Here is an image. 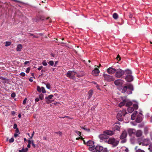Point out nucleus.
Masks as SVG:
<instances>
[{
  "label": "nucleus",
  "mask_w": 152,
  "mask_h": 152,
  "mask_svg": "<svg viewBox=\"0 0 152 152\" xmlns=\"http://www.w3.org/2000/svg\"><path fill=\"white\" fill-rule=\"evenodd\" d=\"M134 90V88L132 85L130 84L126 86H124L122 89L121 92L124 93L126 92L128 94H131L132 93V91Z\"/></svg>",
  "instance_id": "1"
},
{
  "label": "nucleus",
  "mask_w": 152,
  "mask_h": 152,
  "mask_svg": "<svg viewBox=\"0 0 152 152\" xmlns=\"http://www.w3.org/2000/svg\"><path fill=\"white\" fill-rule=\"evenodd\" d=\"M127 113V112L125 109H123L122 110H120L117 114V119L120 121H122L123 120L124 117Z\"/></svg>",
  "instance_id": "2"
},
{
  "label": "nucleus",
  "mask_w": 152,
  "mask_h": 152,
  "mask_svg": "<svg viewBox=\"0 0 152 152\" xmlns=\"http://www.w3.org/2000/svg\"><path fill=\"white\" fill-rule=\"evenodd\" d=\"M119 141L115 139L114 138H110L107 141L109 144L112 145L113 147L116 146L118 144Z\"/></svg>",
  "instance_id": "3"
},
{
  "label": "nucleus",
  "mask_w": 152,
  "mask_h": 152,
  "mask_svg": "<svg viewBox=\"0 0 152 152\" xmlns=\"http://www.w3.org/2000/svg\"><path fill=\"white\" fill-rule=\"evenodd\" d=\"M115 76L118 78H120L125 73L124 71L120 69H116Z\"/></svg>",
  "instance_id": "4"
},
{
  "label": "nucleus",
  "mask_w": 152,
  "mask_h": 152,
  "mask_svg": "<svg viewBox=\"0 0 152 152\" xmlns=\"http://www.w3.org/2000/svg\"><path fill=\"white\" fill-rule=\"evenodd\" d=\"M86 145L89 147L88 149L89 151H92L95 149L94 142L92 140H89L86 142Z\"/></svg>",
  "instance_id": "5"
},
{
  "label": "nucleus",
  "mask_w": 152,
  "mask_h": 152,
  "mask_svg": "<svg viewBox=\"0 0 152 152\" xmlns=\"http://www.w3.org/2000/svg\"><path fill=\"white\" fill-rule=\"evenodd\" d=\"M77 74V72H76L74 71H69L67 72L66 75L67 77H69L70 78L74 79L75 78L74 75H76Z\"/></svg>",
  "instance_id": "6"
},
{
  "label": "nucleus",
  "mask_w": 152,
  "mask_h": 152,
  "mask_svg": "<svg viewBox=\"0 0 152 152\" xmlns=\"http://www.w3.org/2000/svg\"><path fill=\"white\" fill-rule=\"evenodd\" d=\"M104 77L105 79L107 81H112L115 80V78L107 74H104Z\"/></svg>",
  "instance_id": "7"
},
{
  "label": "nucleus",
  "mask_w": 152,
  "mask_h": 152,
  "mask_svg": "<svg viewBox=\"0 0 152 152\" xmlns=\"http://www.w3.org/2000/svg\"><path fill=\"white\" fill-rule=\"evenodd\" d=\"M53 96V95L51 94L45 97V99L47 104H49L52 102L53 100H52L51 99Z\"/></svg>",
  "instance_id": "8"
},
{
  "label": "nucleus",
  "mask_w": 152,
  "mask_h": 152,
  "mask_svg": "<svg viewBox=\"0 0 152 152\" xmlns=\"http://www.w3.org/2000/svg\"><path fill=\"white\" fill-rule=\"evenodd\" d=\"M124 81L121 79H118L114 81L115 84L117 86H120L124 83Z\"/></svg>",
  "instance_id": "9"
},
{
  "label": "nucleus",
  "mask_w": 152,
  "mask_h": 152,
  "mask_svg": "<svg viewBox=\"0 0 152 152\" xmlns=\"http://www.w3.org/2000/svg\"><path fill=\"white\" fill-rule=\"evenodd\" d=\"M150 143L149 141L147 139H145L143 142L139 143V144L142 146H147Z\"/></svg>",
  "instance_id": "10"
},
{
  "label": "nucleus",
  "mask_w": 152,
  "mask_h": 152,
  "mask_svg": "<svg viewBox=\"0 0 152 152\" xmlns=\"http://www.w3.org/2000/svg\"><path fill=\"white\" fill-rule=\"evenodd\" d=\"M99 72V69L97 68H96L94 70L92 71V74L94 76H97L98 75Z\"/></svg>",
  "instance_id": "11"
},
{
  "label": "nucleus",
  "mask_w": 152,
  "mask_h": 152,
  "mask_svg": "<svg viewBox=\"0 0 152 152\" xmlns=\"http://www.w3.org/2000/svg\"><path fill=\"white\" fill-rule=\"evenodd\" d=\"M37 90L39 93L42 92L43 93H46V91L44 87H40L39 86L37 87Z\"/></svg>",
  "instance_id": "12"
},
{
  "label": "nucleus",
  "mask_w": 152,
  "mask_h": 152,
  "mask_svg": "<svg viewBox=\"0 0 152 152\" xmlns=\"http://www.w3.org/2000/svg\"><path fill=\"white\" fill-rule=\"evenodd\" d=\"M116 71V69L114 68H113L112 67L109 68L107 69V72L110 74H112L115 72Z\"/></svg>",
  "instance_id": "13"
},
{
  "label": "nucleus",
  "mask_w": 152,
  "mask_h": 152,
  "mask_svg": "<svg viewBox=\"0 0 152 152\" xmlns=\"http://www.w3.org/2000/svg\"><path fill=\"white\" fill-rule=\"evenodd\" d=\"M127 136V133L126 131H124L123 132L120 137V139H123L126 138Z\"/></svg>",
  "instance_id": "14"
},
{
  "label": "nucleus",
  "mask_w": 152,
  "mask_h": 152,
  "mask_svg": "<svg viewBox=\"0 0 152 152\" xmlns=\"http://www.w3.org/2000/svg\"><path fill=\"white\" fill-rule=\"evenodd\" d=\"M125 79L128 82H131L133 80V77L131 75H126Z\"/></svg>",
  "instance_id": "15"
},
{
  "label": "nucleus",
  "mask_w": 152,
  "mask_h": 152,
  "mask_svg": "<svg viewBox=\"0 0 152 152\" xmlns=\"http://www.w3.org/2000/svg\"><path fill=\"white\" fill-rule=\"evenodd\" d=\"M103 147L99 145H97L95 147V149L98 152H101L103 150Z\"/></svg>",
  "instance_id": "16"
},
{
  "label": "nucleus",
  "mask_w": 152,
  "mask_h": 152,
  "mask_svg": "<svg viewBox=\"0 0 152 152\" xmlns=\"http://www.w3.org/2000/svg\"><path fill=\"white\" fill-rule=\"evenodd\" d=\"M128 133L130 136H131L135 132V130L134 129H129L128 130Z\"/></svg>",
  "instance_id": "17"
},
{
  "label": "nucleus",
  "mask_w": 152,
  "mask_h": 152,
  "mask_svg": "<svg viewBox=\"0 0 152 152\" xmlns=\"http://www.w3.org/2000/svg\"><path fill=\"white\" fill-rule=\"evenodd\" d=\"M104 132L105 134L109 135H112L114 134V132L113 131L110 130L105 131H104Z\"/></svg>",
  "instance_id": "18"
},
{
  "label": "nucleus",
  "mask_w": 152,
  "mask_h": 152,
  "mask_svg": "<svg viewBox=\"0 0 152 152\" xmlns=\"http://www.w3.org/2000/svg\"><path fill=\"white\" fill-rule=\"evenodd\" d=\"M142 134V131L140 130H138L136 132V135L137 137L141 136Z\"/></svg>",
  "instance_id": "19"
},
{
  "label": "nucleus",
  "mask_w": 152,
  "mask_h": 152,
  "mask_svg": "<svg viewBox=\"0 0 152 152\" xmlns=\"http://www.w3.org/2000/svg\"><path fill=\"white\" fill-rule=\"evenodd\" d=\"M93 94V91L92 90H90L88 92V98L87 99H90L92 96Z\"/></svg>",
  "instance_id": "20"
},
{
  "label": "nucleus",
  "mask_w": 152,
  "mask_h": 152,
  "mask_svg": "<svg viewBox=\"0 0 152 152\" xmlns=\"http://www.w3.org/2000/svg\"><path fill=\"white\" fill-rule=\"evenodd\" d=\"M137 113V111H135L131 115V118L132 120H134L135 119L136 115Z\"/></svg>",
  "instance_id": "21"
},
{
  "label": "nucleus",
  "mask_w": 152,
  "mask_h": 152,
  "mask_svg": "<svg viewBox=\"0 0 152 152\" xmlns=\"http://www.w3.org/2000/svg\"><path fill=\"white\" fill-rule=\"evenodd\" d=\"M134 111V108L132 107H129L128 108V111L129 113H132Z\"/></svg>",
  "instance_id": "22"
},
{
  "label": "nucleus",
  "mask_w": 152,
  "mask_h": 152,
  "mask_svg": "<svg viewBox=\"0 0 152 152\" xmlns=\"http://www.w3.org/2000/svg\"><path fill=\"white\" fill-rule=\"evenodd\" d=\"M22 48V45L21 44H19L18 45L16 49L17 51H20Z\"/></svg>",
  "instance_id": "23"
},
{
  "label": "nucleus",
  "mask_w": 152,
  "mask_h": 152,
  "mask_svg": "<svg viewBox=\"0 0 152 152\" xmlns=\"http://www.w3.org/2000/svg\"><path fill=\"white\" fill-rule=\"evenodd\" d=\"M28 151V148H26L25 149L24 148V147H23L22 150H20L19 151V152H27Z\"/></svg>",
  "instance_id": "24"
},
{
  "label": "nucleus",
  "mask_w": 152,
  "mask_h": 152,
  "mask_svg": "<svg viewBox=\"0 0 152 152\" xmlns=\"http://www.w3.org/2000/svg\"><path fill=\"white\" fill-rule=\"evenodd\" d=\"M120 127L118 125H115L114 127L113 128V130L114 131L116 130H119L120 129Z\"/></svg>",
  "instance_id": "25"
},
{
  "label": "nucleus",
  "mask_w": 152,
  "mask_h": 152,
  "mask_svg": "<svg viewBox=\"0 0 152 152\" xmlns=\"http://www.w3.org/2000/svg\"><path fill=\"white\" fill-rule=\"evenodd\" d=\"M124 72L125 75H130L132 74L131 71L129 70H125Z\"/></svg>",
  "instance_id": "26"
},
{
  "label": "nucleus",
  "mask_w": 152,
  "mask_h": 152,
  "mask_svg": "<svg viewBox=\"0 0 152 152\" xmlns=\"http://www.w3.org/2000/svg\"><path fill=\"white\" fill-rule=\"evenodd\" d=\"M126 101L125 100H124L123 102H121L120 104H118L119 107H121L122 106L124 105L126 103Z\"/></svg>",
  "instance_id": "27"
},
{
  "label": "nucleus",
  "mask_w": 152,
  "mask_h": 152,
  "mask_svg": "<svg viewBox=\"0 0 152 152\" xmlns=\"http://www.w3.org/2000/svg\"><path fill=\"white\" fill-rule=\"evenodd\" d=\"M136 121L137 123H140L142 121V118L138 116V117L136 119Z\"/></svg>",
  "instance_id": "28"
},
{
  "label": "nucleus",
  "mask_w": 152,
  "mask_h": 152,
  "mask_svg": "<svg viewBox=\"0 0 152 152\" xmlns=\"http://www.w3.org/2000/svg\"><path fill=\"white\" fill-rule=\"evenodd\" d=\"M118 17V15L116 13H114L113 15V17L115 19H117Z\"/></svg>",
  "instance_id": "29"
},
{
  "label": "nucleus",
  "mask_w": 152,
  "mask_h": 152,
  "mask_svg": "<svg viewBox=\"0 0 152 152\" xmlns=\"http://www.w3.org/2000/svg\"><path fill=\"white\" fill-rule=\"evenodd\" d=\"M105 136L104 134H101L99 136V138L102 140H103V139H105Z\"/></svg>",
  "instance_id": "30"
},
{
  "label": "nucleus",
  "mask_w": 152,
  "mask_h": 152,
  "mask_svg": "<svg viewBox=\"0 0 152 152\" xmlns=\"http://www.w3.org/2000/svg\"><path fill=\"white\" fill-rule=\"evenodd\" d=\"M81 129H83L87 131H89L90 130V129H87L86 128V126H84L83 127H81Z\"/></svg>",
  "instance_id": "31"
},
{
  "label": "nucleus",
  "mask_w": 152,
  "mask_h": 152,
  "mask_svg": "<svg viewBox=\"0 0 152 152\" xmlns=\"http://www.w3.org/2000/svg\"><path fill=\"white\" fill-rule=\"evenodd\" d=\"M132 103L131 102H128L126 104V106L127 107H130V106H132Z\"/></svg>",
  "instance_id": "32"
},
{
  "label": "nucleus",
  "mask_w": 152,
  "mask_h": 152,
  "mask_svg": "<svg viewBox=\"0 0 152 152\" xmlns=\"http://www.w3.org/2000/svg\"><path fill=\"white\" fill-rule=\"evenodd\" d=\"M132 107L134 108V109L137 110L138 108V106L137 104H135L133 105Z\"/></svg>",
  "instance_id": "33"
},
{
  "label": "nucleus",
  "mask_w": 152,
  "mask_h": 152,
  "mask_svg": "<svg viewBox=\"0 0 152 152\" xmlns=\"http://www.w3.org/2000/svg\"><path fill=\"white\" fill-rule=\"evenodd\" d=\"M75 132L79 136H80L81 134V132L77 130H75Z\"/></svg>",
  "instance_id": "34"
},
{
  "label": "nucleus",
  "mask_w": 152,
  "mask_h": 152,
  "mask_svg": "<svg viewBox=\"0 0 152 152\" xmlns=\"http://www.w3.org/2000/svg\"><path fill=\"white\" fill-rule=\"evenodd\" d=\"M44 95L43 94H41L39 96V99L41 100H42L44 99Z\"/></svg>",
  "instance_id": "35"
},
{
  "label": "nucleus",
  "mask_w": 152,
  "mask_h": 152,
  "mask_svg": "<svg viewBox=\"0 0 152 152\" xmlns=\"http://www.w3.org/2000/svg\"><path fill=\"white\" fill-rule=\"evenodd\" d=\"M48 64L51 66L54 65V62L53 61H50L48 62Z\"/></svg>",
  "instance_id": "36"
},
{
  "label": "nucleus",
  "mask_w": 152,
  "mask_h": 152,
  "mask_svg": "<svg viewBox=\"0 0 152 152\" xmlns=\"http://www.w3.org/2000/svg\"><path fill=\"white\" fill-rule=\"evenodd\" d=\"M11 43L9 42H6V44L5 46L7 47L10 46L11 45Z\"/></svg>",
  "instance_id": "37"
},
{
  "label": "nucleus",
  "mask_w": 152,
  "mask_h": 152,
  "mask_svg": "<svg viewBox=\"0 0 152 152\" xmlns=\"http://www.w3.org/2000/svg\"><path fill=\"white\" fill-rule=\"evenodd\" d=\"M42 64L44 66H46L47 65V64L45 60H44L43 61L42 63Z\"/></svg>",
  "instance_id": "38"
},
{
  "label": "nucleus",
  "mask_w": 152,
  "mask_h": 152,
  "mask_svg": "<svg viewBox=\"0 0 152 152\" xmlns=\"http://www.w3.org/2000/svg\"><path fill=\"white\" fill-rule=\"evenodd\" d=\"M121 141V143H125L126 141V138H124Z\"/></svg>",
  "instance_id": "39"
},
{
  "label": "nucleus",
  "mask_w": 152,
  "mask_h": 152,
  "mask_svg": "<svg viewBox=\"0 0 152 152\" xmlns=\"http://www.w3.org/2000/svg\"><path fill=\"white\" fill-rule=\"evenodd\" d=\"M136 152H145V151L143 150L139 149L137 150Z\"/></svg>",
  "instance_id": "40"
},
{
  "label": "nucleus",
  "mask_w": 152,
  "mask_h": 152,
  "mask_svg": "<svg viewBox=\"0 0 152 152\" xmlns=\"http://www.w3.org/2000/svg\"><path fill=\"white\" fill-rule=\"evenodd\" d=\"M78 77H80L83 76L84 75L83 74H81L80 75L78 74L77 73L76 75Z\"/></svg>",
  "instance_id": "41"
},
{
  "label": "nucleus",
  "mask_w": 152,
  "mask_h": 152,
  "mask_svg": "<svg viewBox=\"0 0 152 152\" xmlns=\"http://www.w3.org/2000/svg\"><path fill=\"white\" fill-rule=\"evenodd\" d=\"M148 149H149L150 152H152V144H151L149 145Z\"/></svg>",
  "instance_id": "42"
},
{
  "label": "nucleus",
  "mask_w": 152,
  "mask_h": 152,
  "mask_svg": "<svg viewBox=\"0 0 152 152\" xmlns=\"http://www.w3.org/2000/svg\"><path fill=\"white\" fill-rule=\"evenodd\" d=\"M20 75L22 77H24L25 76L26 74L25 73L22 72L20 74Z\"/></svg>",
  "instance_id": "43"
},
{
  "label": "nucleus",
  "mask_w": 152,
  "mask_h": 152,
  "mask_svg": "<svg viewBox=\"0 0 152 152\" xmlns=\"http://www.w3.org/2000/svg\"><path fill=\"white\" fill-rule=\"evenodd\" d=\"M116 58L117 60H118V61H120L121 60V58L120 57V56L119 55H118L117 56Z\"/></svg>",
  "instance_id": "44"
},
{
  "label": "nucleus",
  "mask_w": 152,
  "mask_h": 152,
  "mask_svg": "<svg viewBox=\"0 0 152 152\" xmlns=\"http://www.w3.org/2000/svg\"><path fill=\"white\" fill-rule=\"evenodd\" d=\"M14 141V139L13 138H11L9 140V141L10 142H12Z\"/></svg>",
  "instance_id": "45"
},
{
  "label": "nucleus",
  "mask_w": 152,
  "mask_h": 152,
  "mask_svg": "<svg viewBox=\"0 0 152 152\" xmlns=\"http://www.w3.org/2000/svg\"><path fill=\"white\" fill-rule=\"evenodd\" d=\"M46 87L48 89H50V85L49 84H46Z\"/></svg>",
  "instance_id": "46"
},
{
  "label": "nucleus",
  "mask_w": 152,
  "mask_h": 152,
  "mask_svg": "<svg viewBox=\"0 0 152 152\" xmlns=\"http://www.w3.org/2000/svg\"><path fill=\"white\" fill-rule=\"evenodd\" d=\"M0 79H1V80H7V79L6 78H4L2 77H1V76H0Z\"/></svg>",
  "instance_id": "47"
},
{
  "label": "nucleus",
  "mask_w": 152,
  "mask_h": 152,
  "mask_svg": "<svg viewBox=\"0 0 152 152\" xmlns=\"http://www.w3.org/2000/svg\"><path fill=\"white\" fill-rule=\"evenodd\" d=\"M13 128L15 129L18 128L17 125L16 124H15L13 125Z\"/></svg>",
  "instance_id": "48"
},
{
  "label": "nucleus",
  "mask_w": 152,
  "mask_h": 152,
  "mask_svg": "<svg viewBox=\"0 0 152 152\" xmlns=\"http://www.w3.org/2000/svg\"><path fill=\"white\" fill-rule=\"evenodd\" d=\"M129 16L130 18H132L133 17L132 14L131 13H130Z\"/></svg>",
  "instance_id": "49"
},
{
  "label": "nucleus",
  "mask_w": 152,
  "mask_h": 152,
  "mask_svg": "<svg viewBox=\"0 0 152 152\" xmlns=\"http://www.w3.org/2000/svg\"><path fill=\"white\" fill-rule=\"evenodd\" d=\"M15 96V93H12L11 94V96L12 97L14 98Z\"/></svg>",
  "instance_id": "50"
},
{
  "label": "nucleus",
  "mask_w": 152,
  "mask_h": 152,
  "mask_svg": "<svg viewBox=\"0 0 152 152\" xmlns=\"http://www.w3.org/2000/svg\"><path fill=\"white\" fill-rule=\"evenodd\" d=\"M30 68L29 67H28L27 69L26 70V72L27 73H28L29 72L30 70Z\"/></svg>",
  "instance_id": "51"
},
{
  "label": "nucleus",
  "mask_w": 152,
  "mask_h": 152,
  "mask_svg": "<svg viewBox=\"0 0 152 152\" xmlns=\"http://www.w3.org/2000/svg\"><path fill=\"white\" fill-rule=\"evenodd\" d=\"M107 148H105L103 149V150L102 151V152H107Z\"/></svg>",
  "instance_id": "52"
},
{
  "label": "nucleus",
  "mask_w": 152,
  "mask_h": 152,
  "mask_svg": "<svg viewBox=\"0 0 152 152\" xmlns=\"http://www.w3.org/2000/svg\"><path fill=\"white\" fill-rule=\"evenodd\" d=\"M39 98H38V97L37 98H36L35 99V101L36 102H38L39 101Z\"/></svg>",
  "instance_id": "53"
},
{
  "label": "nucleus",
  "mask_w": 152,
  "mask_h": 152,
  "mask_svg": "<svg viewBox=\"0 0 152 152\" xmlns=\"http://www.w3.org/2000/svg\"><path fill=\"white\" fill-rule=\"evenodd\" d=\"M26 100H27L26 98L24 99V100L23 101V104H26Z\"/></svg>",
  "instance_id": "54"
},
{
  "label": "nucleus",
  "mask_w": 152,
  "mask_h": 152,
  "mask_svg": "<svg viewBox=\"0 0 152 152\" xmlns=\"http://www.w3.org/2000/svg\"><path fill=\"white\" fill-rule=\"evenodd\" d=\"M56 133L57 134H59L60 135H61L62 134V133L60 132H56Z\"/></svg>",
  "instance_id": "55"
},
{
  "label": "nucleus",
  "mask_w": 152,
  "mask_h": 152,
  "mask_svg": "<svg viewBox=\"0 0 152 152\" xmlns=\"http://www.w3.org/2000/svg\"><path fill=\"white\" fill-rule=\"evenodd\" d=\"M43 68V66H40V67H39L38 68V69L39 70H40Z\"/></svg>",
  "instance_id": "56"
},
{
  "label": "nucleus",
  "mask_w": 152,
  "mask_h": 152,
  "mask_svg": "<svg viewBox=\"0 0 152 152\" xmlns=\"http://www.w3.org/2000/svg\"><path fill=\"white\" fill-rule=\"evenodd\" d=\"M124 152H128L129 150L127 148H126L124 150Z\"/></svg>",
  "instance_id": "57"
},
{
  "label": "nucleus",
  "mask_w": 152,
  "mask_h": 152,
  "mask_svg": "<svg viewBox=\"0 0 152 152\" xmlns=\"http://www.w3.org/2000/svg\"><path fill=\"white\" fill-rule=\"evenodd\" d=\"M16 129V130L15 131V132L16 133H18L19 132V129H18V128L16 129Z\"/></svg>",
  "instance_id": "58"
},
{
  "label": "nucleus",
  "mask_w": 152,
  "mask_h": 152,
  "mask_svg": "<svg viewBox=\"0 0 152 152\" xmlns=\"http://www.w3.org/2000/svg\"><path fill=\"white\" fill-rule=\"evenodd\" d=\"M30 63V62L29 61H25V62H24V64L25 65H26L27 64H28V63Z\"/></svg>",
  "instance_id": "59"
},
{
  "label": "nucleus",
  "mask_w": 152,
  "mask_h": 152,
  "mask_svg": "<svg viewBox=\"0 0 152 152\" xmlns=\"http://www.w3.org/2000/svg\"><path fill=\"white\" fill-rule=\"evenodd\" d=\"M28 144H31V141L30 140H28L27 141Z\"/></svg>",
  "instance_id": "60"
},
{
  "label": "nucleus",
  "mask_w": 152,
  "mask_h": 152,
  "mask_svg": "<svg viewBox=\"0 0 152 152\" xmlns=\"http://www.w3.org/2000/svg\"><path fill=\"white\" fill-rule=\"evenodd\" d=\"M34 132H33V133L31 134V137H30V138L31 139H32V137H33V136H34Z\"/></svg>",
  "instance_id": "61"
},
{
  "label": "nucleus",
  "mask_w": 152,
  "mask_h": 152,
  "mask_svg": "<svg viewBox=\"0 0 152 152\" xmlns=\"http://www.w3.org/2000/svg\"><path fill=\"white\" fill-rule=\"evenodd\" d=\"M96 88L99 90H100V88H99V86L98 85H97L96 86Z\"/></svg>",
  "instance_id": "62"
},
{
  "label": "nucleus",
  "mask_w": 152,
  "mask_h": 152,
  "mask_svg": "<svg viewBox=\"0 0 152 152\" xmlns=\"http://www.w3.org/2000/svg\"><path fill=\"white\" fill-rule=\"evenodd\" d=\"M18 136V134H17L15 133L14 134V136L15 137H16Z\"/></svg>",
  "instance_id": "63"
},
{
  "label": "nucleus",
  "mask_w": 152,
  "mask_h": 152,
  "mask_svg": "<svg viewBox=\"0 0 152 152\" xmlns=\"http://www.w3.org/2000/svg\"><path fill=\"white\" fill-rule=\"evenodd\" d=\"M150 135H151V139L152 140V132H151V133H150Z\"/></svg>",
  "instance_id": "64"
}]
</instances>
